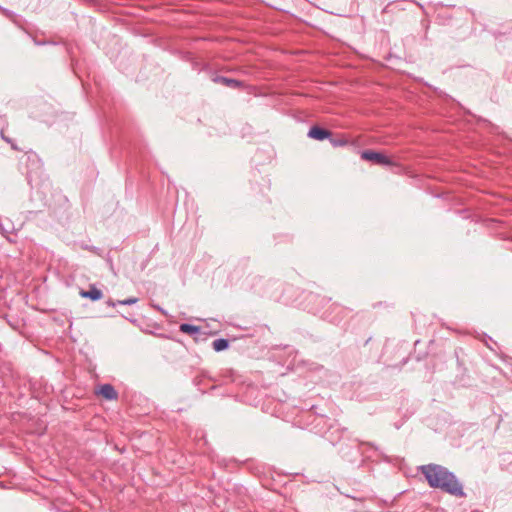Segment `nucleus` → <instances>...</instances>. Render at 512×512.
<instances>
[{
	"instance_id": "f257e3e1",
	"label": "nucleus",
	"mask_w": 512,
	"mask_h": 512,
	"mask_svg": "<svg viewBox=\"0 0 512 512\" xmlns=\"http://www.w3.org/2000/svg\"><path fill=\"white\" fill-rule=\"evenodd\" d=\"M421 471L430 487L439 488L456 497L465 496L462 484L457 480L455 475L445 467L429 464L422 466Z\"/></svg>"
},
{
	"instance_id": "f03ea898",
	"label": "nucleus",
	"mask_w": 512,
	"mask_h": 512,
	"mask_svg": "<svg viewBox=\"0 0 512 512\" xmlns=\"http://www.w3.org/2000/svg\"><path fill=\"white\" fill-rule=\"evenodd\" d=\"M361 157L364 160L371 161V162H374L379 165H384V166L395 165V163L385 154L376 152V151H372V150L363 151L361 154Z\"/></svg>"
},
{
	"instance_id": "7ed1b4c3",
	"label": "nucleus",
	"mask_w": 512,
	"mask_h": 512,
	"mask_svg": "<svg viewBox=\"0 0 512 512\" xmlns=\"http://www.w3.org/2000/svg\"><path fill=\"white\" fill-rule=\"evenodd\" d=\"M97 393L107 400H115L118 397L117 391L111 384L101 385Z\"/></svg>"
},
{
	"instance_id": "20e7f679",
	"label": "nucleus",
	"mask_w": 512,
	"mask_h": 512,
	"mask_svg": "<svg viewBox=\"0 0 512 512\" xmlns=\"http://www.w3.org/2000/svg\"><path fill=\"white\" fill-rule=\"evenodd\" d=\"M308 136L310 138L322 141L326 138H329L331 136V132L318 126H313L310 128Z\"/></svg>"
},
{
	"instance_id": "39448f33",
	"label": "nucleus",
	"mask_w": 512,
	"mask_h": 512,
	"mask_svg": "<svg viewBox=\"0 0 512 512\" xmlns=\"http://www.w3.org/2000/svg\"><path fill=\"white\" fill-rule=\"evenodd\" d=\"M79 294L81 297L89 298L93 301L100 300L103 297L102 291L100 289H98L97 287H95L94 285H91L89 290H87V291L81 290Z\"/></svg>"
},
{
	"instance_id": "423d86ee",
	"label": "nucleus",
	"mask_w": 512,
	"mask_h": 512,
	"mask_svg": "<svg viewBox=\"0 0 512 512\" xmlns=\"http://www.w3.org/2000/svg\"><path fill=\"white\" fill-rule=\"evenodd\" d=\"M214 81L232 88H238L242 85V83L236 79L226 78L222 76L215 77Z\"/></svg>"
},
{
	"instance_id": "0eeeda50",
	"label": "nucleus",
	"mask_w": 512,
	"mask_h": 512,
	"mask_svg": "<svg viewBox=\"0 0 512 512\" xmlns=\"http://www.w3.org/2000/svg\"><path fill=\"white\" fill-rule=\"evenodd\" d=\"M213 349L217 352L225 350L229 346V342L226 339L220 338L216 339L212 343Z\"/></svg>"
},
{
	"instance_id": "6e6552de",
	"label": "nucleus",
	"mask_w": 512,
	"mask_h": 512,
	"mask_svg": "<svg viewBox=\"0 0 512 512\" xmlns=\"http://www.w3.org/2000/svg\"><path fill=\"white\" fill-rule=\"evenodd\" d=\"M180 331L183 332V333L194 335V334L199 333L200 329L197 326H194V325H191V324H187V323H183V324L180 325Z\"/></svg>"
},
{
	"instance_id": "1a4fd4ad",
	"label": "nucleus",
	"mask_w": 512,
	"mask_h": 512,
	"mask_svg": "<svg viewBox=\"0 0 512 512\" xmlns=\"http://www.w3.org/2000/svg\"><path fill=\"white\" fill-rule=\"evenodd\" d=\"M137 302H138V298H136V297H130V298H127L124 300L117 301V303L119 305H133V304H136Z\"/></svg>"
},
{
	"instance_id": "9d476101",
	"label": "nucleus",
	"mask_w": 512,
	"mask_h": 512,
	"mask_svg": "<svg viewBox=\"0 0 512 512\" xmlns=\"http://www.w3.org/2000/svg\"><path fill=\"white\" fill-rule=\"evenodd\" d=\"M107 305H108V306H112V307H114V306L119 305V304H118L117 302H114V301H112V300H109V301H107Z\"/></svg>"
},
{
	"instance_id": "9b49d317",
	"label": "nucleus",
	"mask_w": 512,
	"mask_h": 512,
	"mask_svg": "<svg viewBox=\"0 0 512 512\" xmlns=\"http://www.w3.org/2000/svg\"><path fill=\"white\" fill-rule=\"evenodd\" d=\"M153 307H154V308H156L157 310L161 311L162 313H164V310H163L161 307L156 306V305H155V306H153Z\"/></svg>"
}]
</instances>
